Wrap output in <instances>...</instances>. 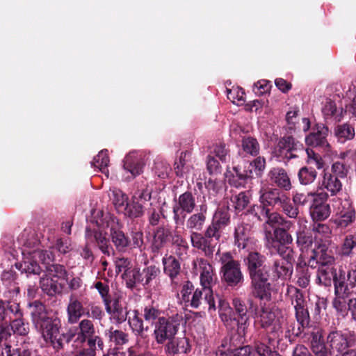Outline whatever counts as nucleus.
<instances>
[{"mask_svg": "<svg viewBox=\"0 0 356 356\" xmlns=\"http://www.w3.org/2000/svg\"><path fill=\"white\" fill-rule=\"evenodd\" d=\"M231 223L229 207L223 204L215 211L211 223L203 232H192L190 240L192 246L202 252L206 257L212 258L216 248L222 236L223 229Z\"/></svg>", "mask_w": 356, "mask_h": 356, "instance_id": "f257e3e1", "label": "nucleus"}, {"mask_svg": "<svg viewBox=\"0 0 356 356\" xmlns=\"http://www.w3.org/2000/svg\"><path fill=\"white\" fill-rule=\"evenodd\" d=\"M266 260L264 254L256 250L250 251L243 259L250 280L251 293L253 297L261 300H270L273 291Z\"/></svg>", "mask_w": 356, "mask_h": 356, "instance_id": "f03ea898", "label": "nucleus"}, {"mask_svg": "<svg viewBox=\"0 0 356 356\" xmlns=\"http://www.w3.org/2000/svg\"><path fill=\"white\" fill-rule=\"evenodd\" d=\"M31 320L35 327L40 330L46 343H49L58 352L61 350V342L56 339L61 329L60 319L55 314L49 312L45 305L38 300L30 302L28 305Z\"/></svg>", "mask_w": 356, "mask_h": 356, "instance_id": "7ed1b4c3", "label": "nucleus"}, {"mask_svg": "<svg viewBox=\"0 0 356 356\" xmlns=\"http://www.w3.org/2000/svg\"><path fill=\"white\" fill-rule=\"evenodd\" d=\"M36 257L42 258L44 268L45 277L40 279L42 290L49 296L61 293L67 282L68 272L66 268L55 263V255L51 250L36 253Z\"/></svg>", "mask_w": 356, "mask_h": 356, "instance_id": "20e7f679", "label": "nucleus"}, {"mask_svg": "<svg viewBox=\"0 0 356 356\" xmlns=\"http://www.w3.org/2000/svg\"><path fill=\"white\" fill-rule=\"evenodd\" d=\"M293 226L292 221L282 227H276L273 232L265 229V247L271 254L289 257L290 254H294L293 249L290 246L293 238L289 233L290 229Z\"/></svg>", "mask_w": 356, "mask_h": 356, "instance_id": "39448f33", "label": "nucleus"}, {"mask_svg": "<svg viewBox=\"0 0 356 356\" xmlns=\"http://www.w3.org/2000/svg\"><path fill=\"white\" fill-rule=\"evenodd\" d=\"M216 255L219 257L221 264L220 274L222 282L232 289L240 288L245 281L240 261L235 259L230 252L220 253L218 250Z\"/></svg>", "mask_w": 356, "mask_h": 356, "instance_id": "423d86ee", "label": "nucleus"}, {"mask_svg": "<svg viewBox=\"0 0 356 356\" xmlns=\"http://www.w3.org/2000/svg\"><path fill=\"white\" fill-rule=\"evenodd\" d=\"M112 245L120 253H125L131 250H142L144 245L143 232L142 231H131L130 236L118 225H111L108 235Z\"/></svg>", "mask_w": 356, "mask_h": 356, "instance_id": "0eeeda50", "label": "nucleus"}, {"mask_svg": "<svg viewBox=\"0 0 356 356\" xmlns=\"http://www.w3.org/2000/svg\"><path fill=\"white\" fill-rule=\"evenodd\" d=\"M183 320L181 314H175L172 316L159 318L154 323L153 334L158 344L163 345L168 340L176 336L180 324Z\"/></svg>", "mask_w": 356, "mask_h": 356, "instance_id": "6e6552de", "label": "nucleus"}, {"mask_svg": "<svg viewBox=\"0 0 356 356\" xmlns=\"http://www.w3.org/2000/svg\"><path fill=\"white\" fill-rule=\"evenodd\" d=\"M345 276V279L350 280L354 277L353 281H356V266H340L338 268H334L332 265L319 266L317 270L316 282L318 284L324 286H330L332 284L335 289V280L339 279L340 277Z\"/></svg>", "mask_w": 356, "mask_h": 356, "instance_id": "1a4fd4ad", "label": "nucleus"}, {"mask_svg": "<svg viewBox=\"0 0 356 356\" xmlns=\"http://www.w3.org/2000/svg\"><path fill=\"white\" fill-rule=\"evenodd\" d=\"M233 307H228L220 314V317L226 327L235 325H250V318L247 314V306L243 300L236 297L232 299Z\"/></svg>", "mask_w": 356, "mask_h": 356, "instance_id": "9d476101", "label": "nucleus"}, {"mask_svg": "<svg viewBox=\"0 0 356 356\" xmlns=\"http://www.w3.org/2000/svg\"><path fill=\"white\" fill-rule=\"evenodd\" d=\"M195 264H197L200 269V283L204 288V302L209 305V310H216L215 299L212 284L215 283L216 277L213 271V267L209 262L204 258H197Z\"/></svg>", "mask_w": 356, "mask_h": 356, "instance_id": "9b49d317", "label": "nucleus"}, {"mask_svg": "<svg viewBox=\"0 0 356 356\" xmlns=\"http://www.w3.org/2000/svg\"><path fill=\"white\" fill-rule=\"evenodd\" d=\"M174 202L172 218L177 229L184 225L187 214L192 213L196 207L195 194L186 191L179 195L177 199H175Z\"/></svg>", "mask_w": 356, "mask_h": 356, "instance_id": "f8f14e48", "label": "nucleus"}, {"mask_svg": "<svg viewBox=\"0 0 356 356\" xmlns=\"http://www.w3.org/2000/svg\"><path fill=\"white\" fill-rule=\"evenodd\" d=\"M303 149L302 143L293 136L285 135L279 138L274 147L273 154L275 157L280 159L284 163H288L292 159L298 158L297 152Z\"/></svg>", "mask_w": 356, "mask_h": 356, "instance_id": "ddd939ff", "label": "nucleus"}, {"mask_svg": "<svg viewBox=\"0 0 356 356\" xmlns=\"http://www.w3.org/2000/svg\"><path fill=\"white\" fill-rule=\"evenodd\" d=\"M353 278L354 277L348 280L343 276L335 280V289H334L335 298L332 300V306L338 312H342L345 309L344 303L341 300L349 299L356 293V280L353 281Z\"/></svg>", "mask_w": 356, "mask_h": 356, "instance_id": "4468645a", "label": "nucleus"}, {"mask_svg": "<svg viewBox=\"0 0 356 356\" xmlns=\"http://www.w3.org/2000/svg\"><path fill=\"white\" fill-rule=\"evenodd\" d=\"M356 342V334L354 331L343 332L337 329L331 330L327 337L326 343L332 352L342 353L348 348H352Z\"/></svg>", "mask_w": 356, "mask_h": 356, "instance_id": "2eb2a0df", "label": "nucleus"}, {"mask_svg": "<svg viewBox=\"0 0 356 356\" xmlns=\"http://www.w3.org/2000/svg\"><path fill=\"white\" fill-rule=\"evenodd\" d=\"M314 197L309 208L310 216L314 221H323L328 218L331 213L330 204L327 202L329 194L326 191L310 193Z\"/></svg>", "mask_w": 356, "mask_h": 356, "instance_id": "dca6fc26", "label": "nucleus"}, {"mask_svg": "<svg viewBox=\"0 0 356 356\" xmlns=\"http://www.w3.org/2000/svg\"><path fill=\"white\" fill-rule=\"evenodd\" d=\"M329 129L327 125L316 123L312 127V131L305 136V143L309 147L328 152L330 149V145L327 139Z\"/></svg>", "mask_w": 356, "mask_h": 356, "instance_id": "f3484780", "label": "nucleus"}, {"mask_svg": "<svg viewBox=\"0 0 356 356\" xmlns=\"http://www.w3.org/2000/svg\"><path fill=\"white\" fill-rule=\"evenodd\" d=\"M39 252H48V250L35 249L27 251V255L24 257L23 261L15 264L16 268L22 273H26L28 277L31 275H39L42 271V268L38 263V261H39L42 264V258L36 257V253Z\"/></svg>", "mask_w": 356, "mask_h": 356, "instance_id": "a211bd4d", "label": "nucleus"}, {"mask_svg": "<svg viewBox=\"0 0 356 356\" xmlns=\"http://www.w3.org/2000/svg\"><path fill=\"white\" fill-rule=\"evenodd\" d=\"M85 238L91 244L94 243L102 254L111 256L114 252L113 248L110 244V238L106 236V233L98 229H92L86 227L85 230Z\"/></svg>", "mask_w": 356, "mask_h": 356, "instance_id": "6ab92c4d", "label": "nucleus"}, {"mask_svg": "<svg viewBox=\"0 0 356 356\" xmlns=\"http://www.w3.org/2000/svg\"><path fill=\"white\" fill-rule=\"evenodd\" d=\"M259 194V202L270 209L279 208L284 203V200L286 199V194L277 188H261Z\"/></svg>", "mask_w": 356, "mask_h": 356, "instance_id": "aec40b11", "label": "nucleus"}, {"mask_svg": "<svg viewBox=\"0 0 356 356\" xmlns=\"http://www.w3.org/2000/svg\"><path fill=\"white\" fill-rule=\"evenodd\" d=\"M249 325H235L233 327H227L229 330L227 336L222 341L221 346L227 347V350L231 351L242 346Z\"/></svg>", "mask_w": 356, "mask_h": 356, "instance_id": "412c9836", "label": "nucleus"}, {"mask_svg": "<svg viewBox=\"0 0 356 356\" xmlns=\"http://www.w3.org/2000/svg\"><path fill=\"white\" fill-rule=\"evenodd\" d=\"M293 254H290L289 257L280 256L281 259H275L271 266L273 277L277 280L283 281L289 280L293 272Z\"/></svg>", "mask_w": 356, "mask_h": 356, "instance_id": "4be33fe9", "label": "nucleus"}, {"mask_svg": "<svg viewBox=\"0 0 356 356\" xmlns=\"http://www.w3.org/2000/svg\"><path fill=\"white\" fill-rule=\"evenodd\" d=\"M227 168L225 174V179L228 184L236 188L243 186L248 179L253 177V172L252 170L243 169V164L234 165L232 170Z\"/></svg>", "mask_w": 356, "mask_h": 356, "instance_id": "5701e85b", "label": "nucleus"}, {"mask_svg": "<svg viewBox=\"0 0 356 356\" xmlns=\"http://www.w3.org/2000/svg\"><path fill=\"white\" fill-rule=\"evenodd\" d=\"M307 224V220L305 218L298 219V228L296 232V243L301 252L307 250L314 243L312 232Z\"/></svg>", "mask_w": 356, "mask_h": 356, "instance_id": "b1692460", "label": "nucleus"}, {"mask_svg": "<svg viewBox=\"0 0 356 356\" xmlns=\"http://www.w3.org/2000/svg\"><path fill=\"white\" fill-rule=\"evenodd\" d=\"M172 236V231L165 226H158L154 229L151 241V251L154 256L159 254L168 243Z\"/></svg>", "mask_w": 356, "mask_h": 356, "instance_id": "393cba45", "label": "nucleus"}, {"mask_svg": "<svg viewBox=\"0 0 356 356\" xmlns=\"http://www.w3.org/2000/svg\"><path fill=\"white\" fill-rule=\"evenodd\" d=\"M269 181L280 190L289 191L292 188L291 179L286 170L282 167H273L268 172Z\"/></svg>", "mask_w": 356, "mask_h": 356, "instance_id": "a878e982", "label": "nucleus"}, {"mask_svg": "<svg viewBox=\"0 0 356 356\" xmlns=\"http://www.w3.org/2000/svg\"><path fill=\"white\" fill-rule=\"evenodd\" d=\"M330 241L319 240L315 244L314 248L312 250L314 256L318 258L321 265H333L335 258L332 250L330 249Z\"/></svg>", "mask_w": 356, "mask_h": 356, "instance_id": "bb28decb", "label": "nucleus"}, {"mask_svg": "<svg viewBox=\"0 0 356 356\" xmlns=\"http://www.w3.org/2000/svg\"><path fill=\"white\" fill-rule=\"evenodd\" d=\"M140 270L142 286L145 289H152L159 285L161 271L159 266L151 264L140 268Z\"/></svg>", "mask_w": 356, "mask_h": 356, "instance_id": "cd10ccee", "label": "nucleus"}, {"mask_svg": "<svg viewBox=\"0 0 356 356\" xmlns=\"http://www.w3.org/2000/svg\"><path fill=\"white\" fill-rule=\"evenodd\" d=\"M164 346L165 353L168 356L178 354H188L191 350L189 339L186 337H175L168 340Z\"/></svg>", "mask_w": 356, "mask_h": 356, "instance_id": "c85d7f7f", "label": "nucleus"}, {"mask_svg": "<svg viewBox=\"0 0 356 356\" xmlns=\"http://www.w3.org/2000/svg\"><path fill=\"white\" fill-rule=\"evenodd\" d=\"M145 163L140 154L133 152L126 155L123 160V168L131 175V178L143 172Z\"/></svg>", "mask_w": 356, "mask_h": 356, "instance_id": "c756f323", "label": "nucleus"}, {"mask_svg": "<svg viewBox=\"0 0 356 356\" xmlns=\"http://www.w3.org/2000/svg\"><path fill=\"white\" fill-rule=\"evenodd\" d=\"M86 310L83 303L74 295H71L67 306V322L70 324L79 322L80 318L86 316Z\"/></svg>", "mask_w": 356, "mask_h": 356, "instance_id": "7c9ffc66", "label": "nucleus"}, {"mask_svg": "<svg viewBox=\"0 0 356 356\" xmlns=\"http://www.w3.org/2000/svg\"><path fill=\"white\" fill-rule=\"evenodd\" d=\"M318 188L321 191L326 190L330 193V196H337L342 191V183L338 177L324 170L323 177L318 184Z\"/></svg>", "mask_w": 356, "mask_h": 356, "instance_id": "2f4dec72", "label": "nucleus"}, {"mask_svg": "<svg viewBox=\"0 0 356 356\" xmlns=\"http://www.w3.org/2000/svg\"><path fill=\"white\" fill-rule=\"evenodd\" d=\"M208 207L206 204H202L199 206V211L191 214L186 220V228L191 232H200L206 222Z\"/></svg>", "mask_w": 356, "mask_h": 356, "instance_id": "473e14b6", "label": "nucleus"}, {"mask_svg": "<svg viewBox=\"0 0 356 356\" xmlns=\"http://www.w3.org/2000/svg\"><path fill=\"white\" fill-rule=\"evenodd\" d=\"M259 323L263 329L269 330L272 334L277 333L281 329L280 323L276 321L275 312L268 308L261 309Z\"/></svg>", "mask_w": 356, "mask_h": 356, "instance_id": "72a5a7b5", "label": "nucleus"}, {"mask_svg": "<svg viewBox=\"0 0 356 356\" xmlns=\"http://www.w3.org/2000/svg\"><path fill=\"white\" fill-rule=\"evenodd\" d=\"M163 265V272L168 275L171 281L172 284H177L176 278L180 274L181 264L179 261L174 256L170 255L162 259Z\"/></svg>", "mask_w": 356, "mask_h": 356, "instance_id": "f704fd0d", "label": "nucleus"}, {"mask_svg": "<svg viewBox=\"0 0 356 356\" xmlns=\"http://www.w3.org/2000/svg\"><path fill=\"white\" fill-rule=\"evenodd\" d=\"M15 315L20 316L19 305L0 299V323H10Z\"/></svg>", "mask_w": 356, "mask_h": 356, "instance_id": "c9c22d12", "label": "nucleus"}, {"mask_svg": "<svg viewBox=\"0 0 356 356\" xmlns=\"http://www.w3.org/2000/svg\"><path fill=\"white\" fill-rule=\"evenodd\" d=\"M76 338L74 342L83 345L88 336L96 334V327L93 321L89 318H83L78 322Z\"/></svg>", "mask_w": 356, "mask_h": 356, "instance_id": "e433bc0d", "label": "nucleus"}, {"mask_svg": "<svg viewBox=\"0 0 356 356\" xmlns=\"http://www.w3.org/2000/svg\"><path fill=\"white\" fill-rule=\"evenodd\" d=\"M334 136L341 143L352 140L355 136V127L349 122L339 124L334 127Z\"/></svg>", "mask_w": 356, "mask_h": 356, "instance_id": "4c0bfd02", "label": "nucleus"}, {"mask_svg": "<svg viewBox=\"0 0 356 356\" xmlns=\"http://www.w3.org/2000/svg\"><path fill=\"white\" fill-rule=\"evenodd\" d=\"M17 279V274L12 269L3 270L1 275L2 284L6 287L8 292L13 295H17L19 293L20 291Z\"/></svg>", "mask_w": 356, "mask_h": 356, "instance_id": "58836bf2", "label": "nucleus"}, {"mask_svg": "<svg viewBox=\"0 0 356 356\" xmlns=\"http://www.w3.org/2000/svg\"><path fill=\"white\" fill-rule=\"evenodd\" d=\"M356 250V234L345 235L341 243L339 254L342 257L352 258Z\"/></svg>", "mask_w": 356, "mask_h": 356, "instance_id": "ea45409f", "label": "nucleus"}, {"mask_svg": "<svg viewBox=\"0 0 356 356\" xmlns=\"http://www.w3.org/2000/svg\"><path fill=\"white\" fill-rule=\"evenodd\" d=\"M344 108H337L336 103L331 99H327L322 108V113L325 119L333 118L336 122H340L343 118Z\"/></svg>", "mask_w": 356, "mask_h": 356, "instance_id": "a19ab883", "label": "nucleus"}, {"mask_svg": "<svg viewBox=\"0 0 356 356\" xmlns=\"http://www.w3.org/2000/svg\"><path fill=\"white\" fill-rule=\"evenodd\" d=\"M133 312L134 316L132 318L129 317L128 323L135 335L145 338L149 327L144 326L143 320L139 316V312L138 310H134Z\"/></svg>", "mask_w": 356, "mask_h": 356, "instance_id": "79ce46f5", "label": "nucleus"}, {"mask_svg": "<svg viewBox=\"0 0 356 356\" xmlns=\"http://www.w3.org/2000/svg\"><path fill=\"white\" fill-rule=\"evenodd\" d=\"M248 226V225L240 224L235 227L234 234V245L238 249H245L248 246L250 232Z\"/></svg>", "mask_w": 356, "mask_h": 356, "instance_id": "37998d69", "label": "nucleus"}, {"mask_svg": "<svg viewBox=\"0 0 356 356\" xmlns=\"http://www.w3.org/2000/svg\"><path fill=\"white\" fill-rule=\"evenodd\" d=\"M121 278L125 282L126 286L133 290L138 285L142 286L140 268H131L127 273H122Z\"/></svg>", "mask_w": 356, "mask_h": 356, "instance_id": "c03bdc74", "label": "nucleus"}, {"mask_svg": "<svg viewBox=\"0 0 356 356\" xmlns=\"http://www.w3.org/2000/svg\"><path fill=\"white\" fill-rule=\"evenodd\" d=\"M341 207L338 208L337 214L341 218V225L347 226L355 220V211L350 202L346 200L341 204Z\"/></svg>", "mask_w": 356, "mask_h": 356, "instance_id": "a18cd8bd", "label": "nucleus"}, {"mask_svg": "<svg viewBox=\"0 0 356 356\" xmlns=\"http://www.w3.org/2000/svg\"><path fill=\"white\" fill-rule=\"evenodd\" d=\"M22 312L20 310V316L15 315L10 323V332L19 336H26L29 332V325L25 323L22 318Z\"/></svg>", "mask_w": 356, "mask_h": 356, "instance_id": "49530a36", "label": "nucleus"}, {"mask_svg": "<svg viewBox=\"0 0 356 356\" xmlns=\"http://www.w3.org/2000/svg\"><path fill=\"white\" fill-rule=\"evenodd\" d=\"M105 335L110 342L113 343L115 346H122L129 342V335L120 330H115L113 327L105 330Z\"/></svg>", "mask_w": 356, "mask_h": 356, "instance_id": "de8ad7c7", "label": "nucleus"}, {"mask_svg": "<svg viewBox=\"0 0 356 356\" xmlns=\"http://www.w3.org/2000/svg\"><path fill=\"white\" fill-rule=\"evenodd\" d=\"M291 220L285 218L282 214L276 211H271L269 209L268 213L265 216V220L263 221L264 225H268L273 228V231L277 227H282L286 224H289Z\"/></svg>", "mask_w": 356, "mask_h": 356, "instance_id": "09e8293b", "label": "nucleus"}, {"mask_svg": "<svg viewBox=\"0 0 356 356\" xmlns=\"http://www.w3.org/2000/svg\"><path fill=\"white\" fill-rule=\"evenodd\" d=\"M241 149L246 154L257 156L259 154L260 145L255 138L245 136L241 140Z\"/></svg>", "mask_w": 356, "mask_h": 356, "instance_id": "8fccbe9b", "label": "nucleus"}, {"mask_svg": "<svg viewBox=\"0 0 356 356\" xmlns=\"http://www.w3.org/2000/svg\"><path fill=\"white\" fill-rule=\"evenodd\" d=\"M124 211V215L132 220L139 218L145 214V210L142 203L136 201L134 198H132L131 202L127 204Z\"/></svg>", "mask_w": 356, "mask_h": 356, "instance_id": "3c124183", "label": "nucleus"}, {"mask_svg": "<svg viewBox=\"0 0 356 356\" xmlns=\"http://www.w3.org/2000/svg\"><path fill=\"white\" fill-rule=\"evenodd\" d=\"M317 177L316 170L310 166H303L298 172V177L301 185H309L312 184Z\"/></svg>", "mask_w": 356, "mask_h": 356, "instance_id": "603ef678", "label": "nucleus"}, {"mask_svg": "<svg viewBox=\"0 0 356 356\" xmlns=\"http://www.w3.org/2000/svg\"><path fill=\"white\" fill-rule=\"evenodd\" d=\"M266 159L263 156H257L252 161H243V169L252 170L257 177H261L266 169Z\"/></svg>", "mask_w": 356, "mask_h": 356, "instance_id": "864d4df0", "label": "nucleus"}, {"mask_svg": "<svg viewBox=\"0 0 356 356\" xmlns=\"http://www.w3.org/2000/svg\"><path fill=\"white\" fill-rule=\"evenodd\" d=\"M164 312L159 308V305L154 304L148 305L143 309V318L146 321L154 323L159 321V318H164Z\"/></svg>", "mask_w": 356, "mask_h": 356, "instance_id": "5fc2aeb1", "label": "nucleus"}, {"mask_svg": "<svg viewBox=\"0 0 356 356\" xmlns=\"http://www.w3.org/2000/svg\"><path fill=\"white\" fill-rule=\"evenodd\" d=\"M268 210L263 203L254 204L249 207L243 213L244 215H250L259 222H263L265 216L268 213Z\"/></svg>", "mask_w": 356, "mask_h": 356, "instance_id": "6e6d98bb", "label": "nucleus"}, {"mask_svg": "<svg viewBox=\"0 0 356 356\" xmlns=\"http://www.w3.org/2000/svg\"><path fill=\"white\" fill-rule=\"evenodd\" d=\"M298 284L302 288H306L310 282L311 273L305 263H299L296 266Z\"/></svg>", "mask_w": 356, "mask_h": 356, "instance_id": "4d7b16f0", "label": "nucleus"}, {"mask_svg": "<svg viewBox=\"0 0 356 356\" xmlns=\"http://www.w3.org/2000/svg\"><path fill=\"white\" fill-rule=\"evenodd\" d=\"M250 195L248 191L240 192L232 198V201L234 204V208L236 211H238L246 210L248 209V205L250 203Z\"/></svg>", "mask_w": 356, "mask_h": 356, "instance_id": "13d9d810", "label": "nucleus"}, {"mask_svg": "<svg viewBox=\"0 0 356 356\" xmlns=\"http://www.w3.org/2000/svg\"><path fill=\"white\" fill-rule=\"evenodd\" d=\"M288 293L290 294L291 304L294 306L295 309L307 306V302L300 289L292 286L288 289Z\"/></svg>", "mask_w": 356, "mask_h": 356, "instance_id": "bf43d9fd", "label": "nucleus"}, {"mask_svg": "<svg viewBox=\"0 0 356 356\" xmlns=\"http://www.w3.org/2000/svg\"><path fill=\"white\" fill-rule=\"evenodd\" d=\"M229 152L228 145L225 143H219L213 145L211 153L213 154L215 156L218 157L222 163L227 162L229 159Z\"/></svg>", "mask_w": 356, "mask_h": 356, "instance_id": "052dcab7", "label": "nucleus"}, {"mask_svg": "<svg viewBox=\"0 0 356 356\" xmlns=\"http://www.w3.org/2000/svg\"><path fill=\"white\" fill-rule=\"evenodd\" d=\"M279 208H282L283 213L290 218L299 219V209L297 206L290 202L289 197L286 195V199L284 200Z\"/></svg>", "mask_w": 356, "mask_h": 356, "instance_id": "680f3d73", "label": "nucleus"}, {"mask_svg": "<svg viewBox=\"0 0 356 356\" xmlns=\"http://www.w3.org/2000/svg\"><path fill=\"white\" fill-rule=\"evenodd\" d=\"M113 203L118 210H124L128 204L129 197L127 194L120 189H115L112 191Z\"/></svg>", "mask_w": 356, "mask_h": 356, "instance_id": "e2e57ef3", "label": "nucleus"}, {"mask_svg": "<svg viewBox=\"0 0 356 356\" xmlns=\"http://www.w3.org/2000/svg\"><path fill=\"white\" fill-rule=\"evenodd\" d=\"M252 347L249 345L242 346L234 349L230 353L218 349L216 355V356H250L252 353Z\"/></svg>", "mask_w": 356, "mask_h": 356, "instance_id": "0e129e2a", "label": "nucleus"}, {"mask_svg": "<svg viewBox=\"0 0 356 356\" xmlns=\"http://www.w3.org/2000/svg\"><path fill=\"white\" fill-rule=\"evenodd\" d=\"M109 163V157L108 154V150L104 149L99 152L93 159L92 165L99 168L100 171L105 172L107 170V166Z\"/></svg>", "mask_w": 356, "mask_h": 356, "instance_id": "69168bd1", "label": "nucleus"}, {"mask_svg": "<svg viewBox=\"0 0 356 356\" xmlns=\"http://www.w3.org/2000/svg\"><path fill=\"white\" fill-rule=\"evenodd\" d=\"M274 339L270 336L267 337V343L260 341L254 342V348L260 356H268L274 350L268 345H273Z\"/></svg>", "mask_w": 356, "mask_h": 356, "instance_id": "338daca9", "label": "nucleus"}, {"mask_svg": "<svg viewBox=\"0 0 356 356\" xmlns=\"http://www.w3.org/2000/svg\"><path fill=\"white\" fill-rule=\"evenodd\" d=\"M105 316L104 312L102 307L95 305V303H90L86 310V318H91L92 320L102 321Z\"/></svg>", "mask_w": 356, "mask_h": 356, "instance_id": "774afa93", "label": "nucleus"}]
</instances>
